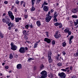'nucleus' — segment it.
<instances>
[{"label": "nucleus", "mask_w": 78, "mask_h": 78, "mask_svg": "<svg viewBox=\"0 0 78 78\" xmlns=\"http://www.w3.org/2000/svg\"><path fill=\"white\" fill-rule=\"evenodd\" d=\"M41 78H45L47 77V73H46V71L44 70L42 71L41 73Z\"/></svg>", "instance_id": "f257e3e1"}, {"label": "nucleus", "mask_w": 78, "mask_h": 78, "mask_svg": "<svg viewBox=\"0 0 78 78\" xmlns=\"http://www.w3.org/2000/svg\"><path fill=\"white\" fill-rule=\"evenodd\" d=\"M8 15L10 18H11V20H14V16H13V14H12V12L9 11L8 12Z\"/></svg>", "instance_id": "f03ea898"}, {"label": "nucleus", "mask_w": 78, "mask_h": 78, "mask_svg": "<svg viewBox=\"0 0 78 78\" xmlns=\"http://www.w3.org/2000/svg\"><path fill=\"white\" fill-rule=\"evenodd\" d=\"M11 50H12L14 51L15 50H17V47L16 46V45H14V44L12 43V42L11 44Z\"/></svg>", "instance_id": "7ed1b4c3"}, {"label": "nucleus", "mask_w": 78, "mask_h": 78, "mask_svg": "<svg viewBox=\"0 0 78 78\" xmlns=\"http://www.w3.org/2000/svg\"><path fill=\"white\" fill-rule=\"evenodd\" d=\"M51 55H52L51 52H50L49 54H48V61L49 63H51L53 62V59L51 58Z\"/></svg>", "instance_id": "20e7f679"}, {"label": "nucleus", "mask_w": 78, "mask_h": 78, "mask_svg": "<svg viewBox=\"0 0 78 78\" xmlns=\"http://www.w3.org/2000/svg\"><path fill=\"white\" fill-rule=\"evenodd\" d=\"M52 18V16H51L46 15L45 21L46 22H49Z\"/></svg>", "instance_id": "39448f33"}, {"label": "nucleus", "mask_w": 78, "mask_h": 78, "mask_svg": "<svg viewBox=\"0 0 78 78\" xmlns=\"http://www.w3.org/2000/svg\"><path fill=\"white\" fill-rule=\"evenodd\" d=\"M58 76L61 78H66V74L65 73L62 72L58 73Z\"/></svg>", "instance_id": "423d86ee"}, {"label": "nucleus", "mask_w": 78, "mask_h": 78, "mask_svg": "<svg viewBox=\"0 0 78 78\" xmlns=\"http://www.w3.org/2000/svg\"><path fill=\"white\" fill-rule=\"evenodd\" d=\"M19 51L20 53H25L26 51L25 48L23 47H21L19 50Z\"/></svg>", "instance_id": "0eeeda50"}, {"label": "nucleus", "mask_w": 78, "mask_h": 78, "mask_svg": "<svg viewBox=\"0 0 78 78\" xmlns=\"http://www.w3.org/2000/svg\"><path fill=\"white\" fill-rule=\"evenodd\" d=\"M64 32L65 33H72L71 31H70V29L69 28H66L64 30Z\"/></svg>", "instance_id": "6e6552de"}, {"label": "nucleus", "mask_w": 78, "mask_h": 78, "mask_svg": "<svg viewBox=\"0 0 78 78\" xmlns=\"http://www.w3.org/2000/svg\"><path fill=\"white\" fill-rule=\"evenodd\" d=\"M44 41L46 42L48 44H50L51 42V41L50 39L48 38H45L44 39Z\"/></svg>", "instance_id": "1a4fd4ad"}, {"label": "nucleus", "mask_w": 78, "mask_h": 78, "mask_svg": "<svg viewBox=\"0 0 78 78\" xmlns=\"http://www.w3.org/2000/svg\"><path fill=\"white\" fill-rule=\"evenodd\" d=\"M49 8L46 5H44L43 8V9L44 11L47 12V11H48V9Z\"/></svg>", "instance_id": "9d476101"}, {"label": "nucleus", "mask_w": 78, "mask_h": 78, "mask_svg": "<svg viewBox=\"0 0 78 78\" xmlns=\"http://www.w3.org/2000/svg\"><path fill=\"white\" fill-rule=\"evenodd\" d=\"M22 64H19L17 65L16 68L18 69H22Z\"/></svg>", "instance_id": "9b49d317"}, {"label": "nucleus", "mask_w": 78, "mask_h": 78, "mask_svg": "<svg viewBox=\"0 0 78 78\" xmlns=\"http://www.w3.org/2000/svg\"><path fill=\"white\" fill-rule=\"evenodd\" d=\"M54 37L56 39H59V37H61V36L60 34H59L58 35H55Z\"/></svg>", "instance_id": "f8f14e48"}, {"label": "nucleus", "mask_w": 78, "mask_h": 78, "mask_svg": "<svg viewBox=\"0 0 78 78\" xmlns=\"http://www.w3.org/2000/svg\"><path fill=\"white\" fill-rule=\"evenodd\" d=\"M78 11L77 9H73L72 10V12L73 13H76Z\"/></svg>", "instance_id": "ddd939ff"}, {"label": "nucleus", "mask_w": 78, "mask_h": 78, "mask_svg": "<svg viewBox=\"0 0 78 78\" xmlns=\"http://www.w3.org/2000/svg\"><path fill=\"white\" fill-rule=\"evenodd\" d=\"M16 22H19V20H21V18H15Z\"/></svg>", "instance_id": "4468645a"}, {"label": "nucleus", "mask_w": 78, "mask_h": 78, "mask_svg": "<svg viewBox=\"0 0 78 78\" xmlns=\"http://www.w3.org/2000/svg\"><path fill=\"white\" fill-rule=\"evenodd\" d=\"M54 18H56L57 16H58V13L56 12H55L54 13Z\"/></svg>", "instance_id": "2eb2a0df"}, {"label": "nucleus", "mask_w": 78, "mask_h": 78, "mask_svg": "<svg viewBox=\"0 0 78 78\" xmlns=\"http://www.w3.org/2000/svg\"><path fill=\"white\" fill-rule=\"evenodd\" d=\"M38 42L37 41L34 45V48H37V45H38Z\"/></svg>", "instance_id": "dca6fc26"}, {"label": "nucleus", "mask_w": 78, "mask_h": 78, "mask_svg": "<svg viewBox=\"0 0 78 78\" xmlns=\"http://www.w3.org/2000/svg\"><path fill=\"white\" fill-rule=\"evenodd\" d=\"M43 69H44V65H43V64H41L40 66V70H42Z\"/></svg>", "instance_id": "f3484780"}, {"label": "nucleus", "mask_w": 78, "mask_h": 78, "mask_svg": "<svg viewBox=\"0 0 78 78\" xmlns=\"http://www.w3.org/2000/svg\"><path fill=\"white\" fill-rule=\"evenodd\" d=\"M36 23L37 26H41V22L39 21H37L36 22Z\"/></svg>", "instance_id": "a211bd4d"}, {"label": "nucleus", "mask_w": 78, "mask_h": 78, "mask_svg": "<svg viewBox=\"0 0 78 78\" xmlns=\"http://www.w3.org/2000/svg\"><path fill=\"white\" fill-rule=\"evenodd\" d=\"M9 58L10 59H12L13 58V55L12 53L10 54Z\"/></svg>", "instance_id": "6ab92c4d"}, {"label": "nucleus", "mask_w": 78, "mask_h": 78, "mask_svg": "<svg viewBox=\"0 0 78 78\" xmlns=\"http://www.w3.org/2000/svg\"><path fill=\"white\" fill-rule=\"evenodd\" d=\"M57 66L58 67H61L62 66V63L61 62H59L57 64Z\"/></svg>", "instance_id": "aec40b11"}, {"label": "nucleus", "mask_w": 78, "mask_h": 78, "mask_svg": "<svg viewBox=\"0 0 78 78\" xmlns=\"http://www.w3.org/2000/svg\"><path fill=\"white\" fill-rule=\"evenodd\" d=\"M0 36L1 38H3L4 37V34L2 33V32L0 31Z\"/></svg>", "instance_id": "412c9836"}, {"label": "nucleus", "mask_w": 78, "mask_h": 78, "mask_svg": "<svg viewBox=\"0 0 78 78\" xmlns=\"http://www.w3.org/2000/svg\"><path fill=\"white\" fill-rule=\"evenodd\" d=\"M54 25L56 26V27H58V26H59V23H54Z\"/></svg>", "instance_id": "4be33fe9"}, {"label": "nucleus", "mask_w": 78, "mask_h": 78, "mask_svg": "<svg viewBox=\"0 0 78 78\" xmlns=\"http://www.w3.org/2000/svg\"><path fill=\"white\" fill-rule=\"evenodd\" d=\"M9 22H10V20L8 19V20H6L5 21V23L6 24H8V23H9Z\"/></svg>", "instance_id": "5701e85b"}, {"label": "nucleus", "mask_w": 78, "mask_h": 78, "mask_svg": "<svg viewBox=\"0 0 78 78\" xmlns=\"http://www.w3.org/2000/svg\"><path fill=\"white\" fill-rule=\"evenodd\" d=\"M62 46L63 47H66V42H63L62 43Z\"/></svg>", "instance_id": "b1692460"}, {"label": "nucleus", "mask_w": 78, "mask_h": 78, "mask_svg": "<svg viewBox=\"0 0 78 78\" xmlns=\"http://www.w3.org/2000/svg\"><path fill=\"white\" fill-rule=\"evenodd\" d=\"M58 26H59V28H61L62 27V24L61 23H59V25Z\"/></svg>", "instance_id": "393cba45"}, {"label": "nucleus", "mask_w": 78, "mask_h": 78, "mask_svg": "<svg viewBox=\"0 0 78 78\" xmlns=\"http://www.w3.org/2000/svg\"><path fill=\"white\" fill-rule=\"evenodd\" d=\"M31 11H34L35 10V8L34 7V5L32 6V8L31 9Z\"/></svg>", "instance_id": "a878e982"}, {"label": "nucleus", "mask_w": 78, "mask_h": 78, "mask_svg": "<svg viewBox=\"0 0 78 78\" xmlns=\"http://www.w3.org/2000/svg\"><path fill=\"white\" fill-rule=\"evenodd\" d=\"M54 19L53 20V22H58V20L56 19V18H54Z\"/></svg>", "instance_id": "bb28decb"}, {"label": "nucleus", "mask_w": 78, "mask_h": 78, "mask_svg": "<svg viewBox=\"0 0 78 78\" xmlns=\"http://www.w3.org/2000/svg\"><path fill=\"white\" fill-rule=\"evenodd\" d=\"M35 0H32L31 2L32 5H33L34 4V2H35Z\"/></svg>", "instance_id": "cd10ccee"}, {"label": "nucleus", "mask_w": 78, "mask_h": 78, "mask_svg": "<svg viewBox=\"0 0 78 78\" xmlns=\"http://www.w3.org/2000/svg\"><path fill=\"white\" fill-rule=\"evenodd\" d=\"M31 60H34V58H29L28 59V61L29 62V61H30Z\"/></svg>", "instance_id": "c85d7f7f"}, {"label": "nucleus", "mask_w": 78, "mask_h": 78, "mask_svg": "<svg viewBox=\"0 0 78 78\" xmlns=\"http://www.w3.org/2000/svg\"><path fill=\"white\" fill-rule=\"evenodd\" d=\"M48 76H49V77H50V78H52V77H53V75H52V74H50V75H48Z\"/></svg>", "instance_id": "c756f323"}, {"label": "nucleus", "mask_w": 78, "mask_h": 78, "mask_svg": "<svg viewBox=\"0 0 78 78\" xmlns=\"http://www.w3.org/2000/svg\"><path fill=\"white\" fill-rule=\"evenodd\" d=\"M25 27L26 29H28V28H29V25H27L25 26Z\"/></svg>", "instance_id": "7c9ffc66"}, {"label": "nucleus", "mask_w": 78, "mask_h": 78, "mask_svg": "<svg viewBox=\"0 0 78 78\" xmlns=\"http://www.w3.org/2000/svg\"><path fill=\"white\" fill-rule=\"evenodd\" d=\"M74 38V37H73V36H71L70 37V38L69 39L70 40H72V39H73Z\"/></svg>", "instance_id": "2f4dec72"}, {"label": "nucleus", "mask_w": 78, "mask_h": 78, "mask_svg": "<svg viewBox=\"0 0 78 78\" xmlns=\"http://www.w3.org/2000/svg\"><path fill=\"white\" fill-rule=\"evenodd\" d=\"M60 34V32L58 30L56 32V34L55 35H58V34Z\"/></svg>", "instance_id": "473e14b6"}, {"label": "nucleus", "mask_w": 78, "mask_h": 78, "mask_svg": "<svg viewBox=\"0 0 78 78\" xmlns=\"http://www.w3.org/2000/svg\"><path fill=\"white\" fill-rule=\"evenodd\" d=\"M72 17L73 18H77V17H78V16L76 15H73Z\"/></svg>", "instance_id": "72a5a7b5"}, {"label": "nucleus", "mask_w": 78, "mask_h": 78, "mask_svg": "<svg viewBox=\"0 0 78 78\" xmlns=\"http://www.w3.org/2000/svg\"><path fill=\"white\" fill-rule=\"evenodd\" d=\"M26 32H27V31H26V30H24L23 31V34H25H25H26Z\"/></svg>", "instance_id": "f704fd0d"}, {"label": "nucleus", "mask_w": 78, "mask_h": 78, "mask_svg": "<svg viewBox=\"0 0 78 78\" xmlns=\"http://www.w3.org/2000/svg\"><path fill=\"white\" fill-rule=\"evenodd\" d=\"M61 70H62V71H63V72H66L67 71V70L65 69H61Z\"/></svg>", "instance_id": "c9c22d12"}, {"label": "nucleus", "mask_w": 78, "mask_h": 78, "mask_svg": "<svg viewBox=\"0 0 78 78\" xmlns=\"http://www.w3.org/2000/svg\"><path fill=\"white\" fill-rule=\"evenodd\" d=\"M28 37L26 35H25L24 36V39H25V40H27V39H28Z\"/></svg>", "instance_id": "e433bc0d"}, {"label": "nucleus", "mask_w": 78, "mask_h": 78, "mask_svg": "<svg viewBox=\"0 0 78 78\" xmlns=\"http://www.w3.org/2000/svg\"><path fill=\"white\" fill-rule=\"evenodd\" d=\"M19 1L18 0H17L16 1L15 3H16V4H17V5H18L19 3Z\"/></svg>", "instance_id": "4c0bfd02"}, {"label": "nucleus", "mask_w": 78, "mask_h": 78, "mask_svg": "<svg viewBox=\"0 0 78 78\" xmlns=\"http://www.w3.org/2000/svg\"><path fill=\"white\" fill-rule=\"evenodd\" d=\"M43 4H44V5H48V3H46V1H44Z\"/></svg>", "instance_id": "58836bf2"}, {"label": "nucleus", "mask_w": 78, "mask_h": 78, "mask_svg": "<svg viewBox=\"0 0 78 78\" xmlns=\"http://www.w3.org/2000/svg\"><path fill=\"white\" fill-rule=\"evenodd\" d=\"M41 1V0H37V3L38 4H39V3H40Z\"/></svg>", "instance_id": "ea45409f"}, {"label": "nucleus", "mask_w": 78, "mask_h": 78, "mask_svg": "<svg viewBox=\"0 0 78 78\" xmlns=\"http://www.w3.org/2000/svg\"><path fill=\"white\" fill-rule=\"evenodd\" d=\"M50 13H51L50 11H49L48 12V13L46 15V16H50V15L51 14Z\"/></svg>", "instance_id": "a19ab883"}, {"label": "nucleus", "mask_w": 78, "mask_h": 78, "mask_svg": "<svg viewBox=\"0 0 78 78\" xmlns=\"http://www.w3.org/2000/svg\"><path fill=\"white\" fill-rule=\"evenodd\" d=\"M5 19H6V20H8V19H9V17H8V16H5Z\"/></svg>", "instance_id": "79ce46f5"}, {"label": "nucleus", "mask_w": 78, "mask_h": 78, "mask_svg": "<svg viewBox=\"0 0 78 78\" xmlns=\"http://www.w3.org/2000/svg\"><path fill=\"white\" fill-rule=\"evenodd\" d=\"M74 23L75 26L77 25L78 24V23H77V22H74Z\"/></svg>", "instance_id": "37998d69"}, {"label": "nucleus", "mask_w": 78, "mask_h": 78, "mask_svg": "<svg viewBox=\"0 0 78 78\" xmlns=\"http://www.w3.org/2000/svg\"><path fill=\"white\" fill-rule=\"evenodd\" d=\"M37 69V67L36 66H34V70H36Z\"/></svg>", "instance_id": "c03bdc74"}, {"label": "nucleus", "mask_w": 78, "mask_h": 78, "mask_svg": "<svg viewBox=\"0 0 78 78\" xmlns=\"http://www.w3.org/2000/svg\"><path fill=\"white\" fill-rule=\"evenodd\" d=\"M69 44H71V43H72V40H69Z\"/></svg>", "instance_id": "a18cd8bd"}, {"label": "nucleus", "mask_w": 78, "mask_h": 78, "mask_svg": "<svg viewBox=\"0 0 78 78\" xmlns=\"http://www.w3.org/2000/svg\"><path fill=\"white\" fill-rule=\"evenodd\" d=\"M52 44L55 45V41L53 40V41H52Z\"/></svg>", "instance_id": "49530a36"}, {"label": "nucleus", "mask_w": 78, "mask_h": 78, "mask_svg": "<svg viewBox=\"0 0 78 78\" xmlns=\"http://www.w3.org/2000/svg\"><path fill=\"white\" fill-rule=\"evenodd\" d=\"M71 33H69L68 34L67 36L66 37H68L69 36H70V35H71Z\"/></svg>", "instance_id": "de8ad7c7"}, {"label": "nucleus", "mask_w": 78, "mask_h": 78, "mask_svg": "<svg viewBox=\"0 0 78 78\" xmlns=\"http://www.w3.org/2000/svg\"><path fill=\"white\" fill-rule=\"evenodd\" d=\"M46 35H47V37H48V33H49V32H46Z\"/></svg>", "instance_id": "09e8293b"}, {"label": "nucleus", "mask_w": 78, "mask_h": 78, "mask_svg": "<svg viewBox=\"0 0 78 78\" xmlns=\"http://www.w3.org/2000/svg\"><path fill=\"white\" fill-rule=\"evenodd\" d=\"M11 23L10 22L9 23H8V27H9L11 26Z\"/></svg>", "instance_id": "8fccbe9b"}, {"label": "nucleus", "mask_w": 78, "mask_h": 78, "mask_svg": "<svg viewBox=\"0 0 78 78\" xmlns=\"http://www.w3.org/2000/svg\"><path fill=\"white\" fill-rule=\"evenodd\" d=\"M2 21L3 22H6V20H5V19H2Z\"/></svg>", "instance_id": "3c124183"}, {"label": "nucleus", "mask_w": 78, "mask_h": 78, "mask_svg": "<svg viewBox=\"0 0 78 78\" xmlns=\"http://www.w3.org/2000/svg\"><path fill=\"white\" fill-rule=\"evenodd\" d=\"M24 16L25 19H27V18L28 17V15H25Z\"/></svg>", "instance_id": "603ef678"}, {"label": "nucleus", "mask_w": 78, "mask_h": 78, "mask_svg": "<svg viewBox=\"0 0 78 78\" xmlns=\"http://www.w3.org/2000/svg\"><path fill=\"white\" fill-rule=\"evenodd\" d=\"M5 68L6 69H8L9 67H8V66H5Z\"/></svg>", "instance_id": "864d4df0"}, {"label": "nucleus", "mask_w": 78, "mask_h": 78, "mask_svg": "<svg viewBox=\"0 0 78 78\" xmlns=\"http://www.w3.org/2000/svg\"><path fill=\"white\" fill-rule=\"evenodd\" d=\"M4 3H5V4H8V2L7 1H5L4 2Z\"/></svg>", "instance_id": "5fc2aeb1"}, {"label": "nucleus", "mask_w": 78, "mask_h": 78, "mask_svg": "<svg viewBox=\"0 0 78 78\" xmlns=\"http://www.w3.org/2000/svg\"><path fill=\"white\" fill-rule=\"evenodd\" d=\"M63 55H66V52H65V51H63L62 52Z\"/></svg>", "instance_id": "6e6d98bb"}, {"label": "nucleus", "mask_w": 78, "mask_h": 78, "mask_svg": "<svg viewBox=\"0 0 78 78\" xmlns=\"http://www.w3.org/2000/svg\"><path fill=\"white\" fill-rule=\"evenodd\" d=\"M30 27V28H33V26H32V24H31V25H29Z\"/></svg>", "instance_id": "4d7b16f0"}, {"label": "nucleus", "mask_w": 78, "mask_h": 78, "mask_svg": "<svg viewBox=\"0 0 78 78\" xmlns=\"http://www.w3.org/2000/svg\"><path fill=\"white\" fill-rule=\"evenodd\" d=\"M11 26H10L9 27V30H11Z\"/></svg>", "instance_id": "13d9d810"}, {"label": "nucleus", "mask_w": 78, "mask_h": 78, "mask_svg": "<svg viewBox=\"0 0 78 78\" xmlns=\"http://www.w3.org/2000/svg\"><path fill=\"white\" fill-rule=\"evenodd\" d=\"M23 3V1H22L21 2V5H22Z\"/></svg>", "instance_id": "bf43d9fd"}, {"label": "nucleus", "mask_w": 78, "mask_h": 78, "mask_svg": "<svg viewBox=\"0 0 78 78\" xmlns=\"http://www.w3.org/2000/svg\"><path fill=\"white\" fill-rule=\"evenodd\" d=\"M23 6L25 7V2H24L23 4Z\"/></svg>", "instance_id": "052dcab7"}, {"label": "nucleus", "mask_w": 78, "mask_h": 78, "mask_svg": "<svg viewBox=\"0 0 78 78\" xmlns=\"http://www.w3.org/2000/svg\"><path fill=\"white\" fill-rule=\"evenodd\" d=\"M68 69H69V67H67L66 68H65V70H68Z\"/></svg>", "instance_id": "680f3d73"}, {"label": "nucleus", "mask_w": 78, "mask_h": 78, "mask_svg": "<svg viewBox=\"0 0 78 78\" xmlns=\"http://www.w3.org/2000/svg\"><path fill=\"white\" fill-rule=\"evenodd\" d=\"M14 26V25H13V24L12 23H11V27H12Z\"/></svg>", "instance_id": "e2e57ef3"}, {"label": "nucleus", "mask_w": 78, "mask_h": 78, "mask_svg": "<svg viewBox=\"0 0 78 78\" xmlns=\"http://www.w3.org/2000/svg\"><path fill=\"white\" fill-rule=\"evenodd\" d=\"M24 48L26 50H28V48L27 47H25Z\"/></svg>", "instance_id": "0e129e2a"}, {"label": "nucleus", "mask_w": 78, "mask_h": 78, "mask_svg": "<svg viewBox=\"0 0 78 78\" xmlns=\"http://www.w3.org/2000/svg\"><path fill=\"white\" fill-rule=\"evenodd\" d=\"M53 11H54V10H53V9H51V13H52V12H53Z\"/></svg>", "instance_id": "69168bd1"}, {"label": "nucleus", "mask_w": 78, "mask_h": 78, "mask_svg": "<svg viewBox=\"0 0 78 78\" xmlns=\"http://www.w3.org/2000/svg\"><path fill=\"white\" fill-rule=\"evenodd\" d=\"M72 68H73L72 66L70 67V70H72Z\"/></svg>", "instance_id": "338daca9"}, {"label": "nucleus", "mask_w": 78, "mask_h": 78, "mask_svg": "<svg viewBox=\"0 0 78 78\" xmlns=\"http://www.w3.org/2000/svg\"><path fill=\"white\" fill-rule=\"evenodd\" d=\"M7 77L8 78H10V76H7Z\"/></svg>", "instance_id": "774afa93"}]
</instances>
